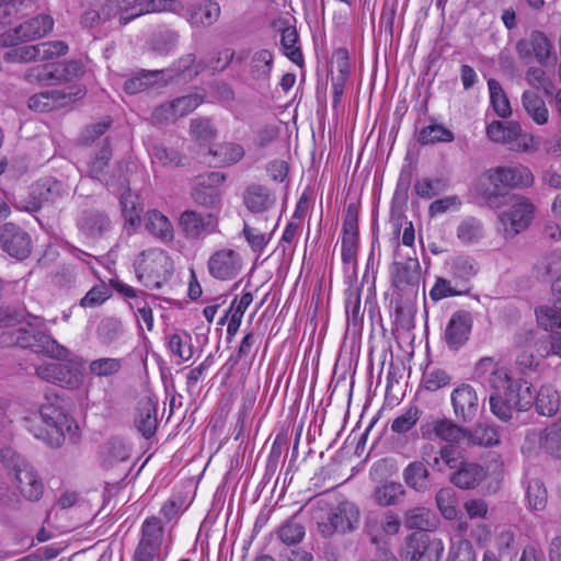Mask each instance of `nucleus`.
Listing matches in <instances>:
<instances>
[{
	"label": "nucleus",
	"mask_w": 561,
	"mask_h": 561,
	"mask_svg": "<svg viewBox=\"0 0 561 561\" xmlns=\"http://www.w3.org/2000/svg\"><path fill=\"white\" fill-rule=\"evenodd\" d=\"M477 371H490L489 383L493 389L490 394L491 412L502 421H508L514 411H527L536 403L539 414L554 415L560 408V394L552 385H543L537 396L531 385L523 379H514L506 367L499 366L491 357L481 358Z\"/></svg>",
	"instance_id": "1"
},
{
	"label": "nucleus",
	"mask_w": 561,
	"mask_h": 561,
	"mask_svg": "<svg viewBox=\"0 0 561 561\" xmlns=\"http://www.w3.org/2000/svg\"><path fill=\"white\" fill-rule=\"evenodd\" d=\"M19 343L34 353L65 360L64 363L49 362L38 366L36 374L41 379L69 389H76L82 385L83 359L78 356L68 358L69 351L49 335L37 333L31 339H20Z\"/></svg>",
	"instance_id": "2"
},
{
	"label": "nucleus",
	"mask_w": 561,
	"mask_h": 561,
	"mask_svg": "<svg viewBox=\"0 0 561 561\" xmlns=\"http://www.w3.org/2000/svg\"><path fill=\"white\" fill-rule=\"evenodd\" d=\"M23 422L30 433L51 447L61 446L73 425V420L60 409L57 399L42 404L38 415L24 416Z\"/></svg>",
	"instance_id": "3"
},
{
	"label": "nucleus",
	"mask_w": 561,
	"mask_h": 561,
	"mask_svg": "<svg viewBox=\"0 0 561 561\" xmlns=\"http://www.w3.org/2000/svg\"><path fill=\"white\" fill-rule=\"evenodd\" d=\"M138 280L148 288H161L171 277L174 264L162 249L153 248L142 251L135 261Z\"/></svg>",
	"instance_id": "4"
},
{
	"label": "nucleus",
	"mask_w": 561,
	"mask_h": 561,
	"mask_svg": "<svg viewBox=\"0 0 561 561\" xmlns=\"http://www.w3.org/2000/svg\"><path fill=\"white\" fill-rule=\"evenodd\" d=\"M486 136L491 141L504 145L516 152H535L539 149L536 137L524 131L517 122L493 121L486 126Z\"/></svg>",
	"instance_id": "5"
},
{
	"label": "nucleus",
	"mask_w": 561,
	"mask_h": 561,
	"mask_svg": "<svg viewBox=\"0 0 561 561\" xmlns=\"http://www.w3.org/2000/svg\"><path fill=\"white\" fill-rule=\"evenodd\" d=\"M536 206L524 195L508 196L506 208L499 215L506 238H514L525 231L535 218Z\"/></svg>",
	"instance_id": "6"
},
{
	"label": "nucleus",
	"mask_w": 561,
	"mask_h": 561,
	"mask_svg": "<svg viewBox=\"0 0 561 561\" xmlns=\"http://www.w3.org/2000/svg\"><path fill=\"white\" fill-rule=\"evenodd\" d=\"M164 540L161 520L154 516L146 518L133 561H164L167 554L162 552Z\"/></svg>",
	"instance_id": "7"
},
{
	"label": "nucleus",
	"mask_w": 561,
	"mask_h": 561,
	"mask_svg": "<svg viewBox=\"0 0 561 561\" xmlns=\"http://www.w3.org/2000/svg\"><path fill=\"white\" fill-rule=\"evenodd\" d=\"M9 476L20 494L28 501H38L44 494V484L33 466L24 458L13 455Z\"/></svg>",
	"instance_id": "8"
},
{
	"label": "nucleus",
	"mask_w": 561,
	"mask_h": 561,
	"mask_svg": "<svg viewBox=\"0 0 561 561\" xmlns=\"http://www.w3.org/2000/svg\"><path fill=\"white\" fill-rule=\"evenodd\" d=\"M443 551L440 539H431L428 534L415 531L407 538L401 557L403 561H439Z\"/></svg>",
	"instance_id": "9"
},
{
	"label": "nucleus",
	"mask_w": 561,
	"mask_h": 561,
	"mask_svg": "<svg viewBox=\"0 0 561 561\" xmlns=\"http://www.w3.org/2000/svg\"><path fill=\"white\" fill-rule=\"evenodd\" d=\"M536 318L543 330L551 331L548 341L540 343L537 352L541 357L561 358V313L550 306H541L536 309Z\"/></svg>",
	"instance_id": "10"
},
{
	"label": "nucleus",
	"mask_w": 561,
	"mask_h": 561,
	"mask_svg": "<svg viewBox=\"0 0 561 561\" xmlns=\"http://www.w3.org/2000/svg\"><path fill=\"white\" fill-rule=\"evenodd\" d=\"M54 27V20L48 14H38L18 27L8 30L0 36L2 45H16L20 42L34 41L47 35Z\"/></svg>",
	"instance_id": "11"
},
{
	"label": "nucleus",
	"mask_w": 561,
	"mask_h": 561,
	"mask_svg": "<svg viewBox=\"0 0 561 561\" xmlns=\"http://www.w3.org/2000/svg\"><path fill=\"white\" fill-rule=\"evenodd\" d=\"M13 47L4 54V59L11 62H26L32 60H45L65 55L68 46L61 41L44 42L36 45Z\"/></svg>",
	"instance_id": "12"
},
{
	"label": "nucleus",
	"mask_w": 561,
	"mask_h": 561,
	"mask_svg": "<svg viewBox=\"0 0 561 561\" xmlns=\"http://www.w3.org/2000/svg\"><path fill=\"white\" fill-rule=\"evenodd\" d=\"M489 182L494 187L527 188L534 184V175L530 169L524 164L495 167L486 172Z\"/></svg>",
	"instance_id": "13"
},
{
	"label": "nucleus",
	"mask_w": 561,
	"mask_h": 561,
	"mask_svg": "<svg viewBox=\"0 0 561 561\" xmlns=\"http://www.w3.org/2000/svg\"><path fill=\"white\" fill-rule=\"evenodd\" d=\"M225 180V174L218 171L198 175L194 182L193 201L206 208L217 207L221 201L220 186Z\"/></svg>",
	"instance_id": "14"
},
{
	"label": "nucleus",
	"mask_w": 561,
	"mask_h": 561,
	"mask_svg": "<svg viewBox=\"0 0 561 561\" xmlns=\"http://www.w3.org/2000/svg\"><path fill=\"white\" fill-rule=\"evenodd\" d=\"M241 270L242 257L233 249H219L207 261V271L217 280H231L240 274Z\"/></svg>",
	"instance_id": "15"
},
{
	"label": "nucleus",
	"mask_w": 561,
	"mask_h": 561,
	"mask_svg": "<svg viewBox=\"0 0 561 561\" xmlns=\"http://www.w3.org/2000/svg\"><path fill=\"white\" fill-rule=\"evenodd\" d=\"M516 51L522 59L535 57L541 66L556 62L553 45L541 31H533L528 39L518 41L516 43Z\"/></svg>",
	"instance_id": "16"
},
{
	"label": "nucleus",
	"mask_w": 561,
	"mask_h": 561,
	"mask_svg": "<svg viewBox=\"0 0 561 561\" xmlns=\"http://www.w3.org/2000/svg\"><path fill=\"white\" fill-rule=\"evenodd\" d=\"M179 226L185 238L201 240L217 231L218 219L213 214L187 209L181 214Z\"/></svg>",
	"instance_id": "17"
},
{
	"label": "nucleus",
	"mask_w": 561,
	"mask_h": 561,
	"mask_svg": "<svg viewBox=\"0 0 561 561\" xmlns=\"http://www.w3.org/2000/svg\"><path fill=\"white\" fill-rule=\"evenodd\" d=\"M420 431L425 439H439L453 445L467 438V430L446 417H432L421 424Z\"/></svg>",
	"instance_id": "18"
},
{
	"label": "nucleus",
	"mask_w": 561,
	"mask_h": 561,
	"mask_svg": "<svg viewBox=\"0 0 561 561\" xmlns=\"http://www.w3.org/2000/svg\"><path fill=\"white\" fill-rule=\"evenodd\" d=\"M359 511L354 503L342 502L333 508L329 515L328 520L318 523V528L323 536H330L334 531H350L355 528L358 523Z\"/></svg>",
	"instance_id": "19"
},
{
	"label": "nucleus",
	"mask_w": 561,
	"mask_h": 561,
	"mask_svg": "<svg viewBox=\"0 0 561 561\" xmlns=\"http://www.w3.org/2000/svg\"><path fill=\"white\" fill-rule=\"evenodd\" d=\"M81 95L82 90L77 87L43 91L30 98L28 107L38 112H47L67 106Z\"/></svg>",
	"instance_id": "20"
},
{
	"label": "nucleus",
	"mask_w": 561,
	"mask_h": 561,
	"mask_svg": "<svg viewBox=\"0 0 561 561\" xmlns=\"http://www.w3.org/2000/svg\"><path fill=\"white\" fill-rule=\"evenodd\" d=\"M203 100L197 94H188L178 98L171 102L158 106L152 113V121L156 124L173 123L192 113L202 104Z\"/></svg>",
	"instance_id": "21"
},
{
	"label": "nucleus",
	"mask_w": 561,
	"mask_h": 561,
	"mask_svg": "<svg viewBox=\"0 0 561 561\" xmlns=\"http://www.w3.org/2000/svg\"><path fill=\"white\" fill-rule=\"evenodd\" d=\"M454 414L458 421L471 422L479 411V398L476 389L469 383L457 386L450 394Z\"/></svg>",
	"instance_id": "22"
},
{
	"label": "nucleus",
	"mask_w": 561,
	"mask_h": 561,
	"mask_svg": "<svg viewBox=\"0 0 561 561\" xmlns=\"http://www.w3.org/2000/svg\"><path fill=\"white\" fill-rule=\"evenodd\" d=\"M342 261L345 265L355 267L358 250V219L354 206H348L342 227Z\"/></svg>",
	"instance_id": "23"
},
{
	"label": "nucleus",
	"mask_w": 561,
	"mask_h": 561,
	"mask_svg": "<svg viewBox=\"0 0 561 561\" xmlns=\"http://www.w3.org/2000/svg\"><path fill=\"white\" fill-rule=\"evenodd\" d=\"M0 242L5 252L19 260L25 259L31 252L30 236L11 222L0 227Z\"/></svg>",
	"instance_id": "24"
},
{
	"label": "nucleus",
	"mask_w": 561,
	"mask_h": 561,
	"mask_svg": "<svg viewBox=\"0 0 561 561\" xmlns=\"http://www.w3.org/2000/svg\"><path fill=\"white\" fill-rule=\"evenodd\" d=\"M472 317L468 311L459 310L451 314L444 332V339L450 350L460 348L469 339Z\"/></svg>",
	"instance_id": "25"
},
{
	"label": "nucleus",
	"mask_w": 561,
	"mask_h": 561,
	"mask_svg": "<svg viewBox=\"0 0 561 561\" xmlns=\"http://www.w3.org/2000/svg\"><path fill=\"white\" fill-rule=\"evenodd\" d=\"M432 448V446H423L421 455L423 460L427 461L435 471L446 472L447 470H456L463 461L462 451L453 444L442 446L436 455L431 459L428 449Z\"/></svg>",
	"instance_id": "26"
},
{
	"label": "nucleus",
	"mask_w": 561,
	"mask_h": 561,
	"mask_svg": "<svg viewBox=\"0 0 561 561\" xmlns=\"http://www.w3.org/2000/svg\"><path fill=\"white\" fill-rule=\"evenodd\" d=\"M527 439L538 442L539 447L556 459H561V416L539 432L530 431Z\"/></svg>",
	"instance_id": "27"
},
{
	"label": "nucleus",
	"mask_w": 561,
	"mask_h": 561,
	"mask_svg": "<svg viewBox=\"0 0 561 561\" xmlns=\"http://www.w3.org/2000/svg\"><path fill=\"white\" fill-rule=\"evenodd\" d=\"M402 522L398 514L387 511L379 519L371 518L366 523L367 533L375 545L386 542L388 537L400 531Z\"/></svg>",
	"instance_id": "28"
},
{
	"label": "nucleus",
	"mask_w": 561,
	"mask_h": 561,
	"mask_svg": "<svg viewBox=\"0 0 561 561\" xmlns=\"http://www.w3.org/2000/svg\"><path fill=\"white\" fill-rule=\"evenodd\" d=\"M393 285L400 290L414 289L421 277V265L416 257L394 262L391 270Z\"/></svg>",
	"instance_id": "29"
},
{
	"label": "nucleus",
	"mask_w": 561,
	"mask_h": 561,
	"mask_svg": "<svg viewBox=\"0 0 561 561\" xmlns=\"http://www.w3.org/2000/svg\"><path fill=\"white\" fill-rule=\"evenodd\" d=\"M220 5L215 0H199L187 8L186 21L193 27H207L220 16Z\"/></svg>",
	"instance_id": "30"
},
{
	"label": "nucleus",
	"mask_w": 561,
	"mask_h": 561,
	"mask_svg": "<svg viewBox=\"0 0 561 561\" xmlns=\"http://www.w3.org/2000/svg\"><path fill=\"white\" fill-rule=\"evenodd\" d=\"M65 185L53 178H43L35 182L30 190V196L35 201L34 208L44 204L56 202L59 197L67 195Z\"/></svg>",
	"instance_id": "31"
},
{
	"label": "nucleus",
	"mask_w": 561,
	"mask_h": 561,
	"mask_svg": "<svg viewBox=\"0 0 561 561\" xmlns=\"http://www.w3.org/2000/svg\"><path fill=\"white\" fill-rule=\"evenodd\" d=\"M171 12L186 20L187 8L182 0H145L136 13L127 16L121 15V24H127L130 20L144 13Z\"/></svg>",
	"instance_id": "32"
},
{
	"label": "nucleus",
	"mask_w": 561,
	"mask_h": 561,
	"mask_svg": "<svg viewBox=\"0 0 561 561\" xmlns=\"http://www.w3.org/2000/svg\"><path fill=\"white\" fill-rule=\"evenodd\" d=\"M146 230L162 242H170L174 238V229L170 219L159 210H148L144 218Z\"/></svg>",
	"instance_id": "33"
},
{
	"label": "nucleus",
	"mask_w": 561,
	"mask_h": 561,
	"mask_svg": "<svg viewBox=\"0 0 561 561\" xmlns=\"http://www.w3.org/2000/svg\"><path fill=\"white\" fill-rule=\"evenodd\" d=\"M404 483L415 492L424 493L430 490V471L421 460L410 462L402 471Z\"/></svg>",
	"instance_id": "34"
},
{
	"label": "nucleus",
	"mask_w": 561,
	"mask_h": 561,
	"mask_svg": "<svg viewBox=\"0 0 561 561\" xmlns=\"http://www.w3.org/2000/svg\"><path fill=\"white\" fill-rule=\"evenodd\" d=\"M135 425L146 438H150L156 433L158 425L157 404L151 399L145 398L139 401Z\"/></svg>",
	"instance_id": "35"
},
{
	"label": "nucleus",
	"mask_w": 561,
	"mask_h": 561,
	"mask_svg": "<svg viewBox=\"0 0 561 561\" xmlns=\"http://www.w3.org/2000/svg\"><path fill=\"white\" fill-rule=\"evenodd\" d=\"M210 163L225 168L236 164L244 157V148L236 142L217 144L209 149Z\"/></svg>",
	"instance_id": "36"
},
{
	"label": "nucleus",
	"mask_w": 561,
	"mask_h": 561,
	"mask_svg": "<svg viewBox=\"0 0 561 561\" xmlns=\"http://www.w3.org/2000/svg\"><path fill=\"white\" fill-rule=\"evenodd\" d=\"M407 494L400 482L387 481L374 489L371 497L379 506H394L402 502Z\"/></svg>",
	"instance_id": "37"
},
{
	"label": "nucleus",
	"mask_w": 561,
	"mask_h": 561,
	"mask_svg": "<svg viewBox=\"0 0 561 561\" xmlns=\"http://www.w3.org/2000/svg\"><path fill=\"white\" fill-rule=\"evenodd\" d=\"M79 229L88 237H98L111 228L110 218L98 210H85L78 221Z\"/></svg>",
	"instance_id": "38"
},
{
	"label": "nucleus",
	"mask_w": 561,
	"mask_h": 561,
	"mask_svg": "<svg viewBox=\"0 0 561 561\" xmlns=\"http://www.w3.org/2000/svg\"><path fill=\"white\" fill-rule=\"evenodd\" d=\"M254 219V222L250 220L244 221L243 234L251 250L256 253H262L271 240V236L261 227V225L266 224L267 220L263 217H255Z\"/></svg>",
	"instance_id": "39"
},
{
	"label": "nucleus",
	"mask_w": 561,
	"mask_h": 561,
	"mask_svg": "<svg viewBox=\"0 0 561 561\" xmlns=\"http://www.w3.org/2000/svg\"><path fill=\"white\" fill-rule=\"evenodd\" d=\"M483 476V469L479 465L463 460L451 474L450 481L460 489H472L480 483Z\"/></svg>",
	"instance_id": "40"
},
{
	"label": "nucleus",
	"mask_w": 561,
	"mask_h": 561,
	"mask_svg": "<svg viewBox=\"0 0 561 561\" xmlns=\"http://www.w3.org/2000/svg\"><path fill=\"white\" fill-rule=\"evenodd\" d=\"M484 226L476 217H465L456 228V236L463 245L479 243L484 238Z\"/></svg>",
	"instance_id": "41"
},
{
	"label": "nucleus",
	"mask_w": 561,
	"mask_h": 561,
	"mask_svg": "<svg viewBox=\"0 0 561 561\" xmlns=\"http://www.w3.org/2000/svg\"><path fill=\"white\" fill-rule=\"evenodd\" d=\"M522 104L528 116L537 125H546L549 121V111L545 101L534 91H525Z\"/></svg>",
	"instance_id": "42"
},
{
	"label": "nucleus",
	"mask_w": 561,
	"mask_h": 561,
	"mask_svg": "<svg viewBox=\"0 0 561 561\" xmlns=\"http://www.w3.org/2000/svg\"><path fill=\"white\" fill-rule=\"evenodd\" d=\"M121 207L125 224L133 229L138 228L141 224L140 215L142 213L139 197L128 190L121 195Z\"/></svg>",
	"instance_id": "43"
},
{
	"label": "nucleus",
	"mask_w": 561,
	"mask_h": 561,
	"mask_svg": "<svg viewBox=\"0 0 561 561\" xmlns=\"http://www.w3.org/2000/svg\"><path fill=\"white\" fill-rule=\"evenodd\" d=\"M130 446L121 438L110 440L103 451V466L112 468L119 462L127 461L130 457Z\"/></svg>",
	"instance_id": "44"
},
{
	"label": "nucleus",
	"mask_w": 561,
	"mask_h": 561,
	"mask_svg": "<svg viewBox=\"0 0 561 561\" xmlns=\"http://www.w3.org/2000/svg\"><path fill=\"white\" fill-rule=\"evenodd\" d=\"M274 62V54L271 49L261 48L251 58V75L255 80H268Z\"/></svg>",
	"instance_id": "45"
},
{
	"label": "nucleus",
	"mask_w": 561,
	"mask_h": 561,
	"mask_svg": "<svg viewBox=\"0 0 561 561\" xmlns=\"http://www.w3.org/2000/svg\"><path fill=\"white\" fill-rule=\"evenodd\" d=\"M244 204L252 213H263L273 204V198L266 187L252 185L245 191Z\"/></svg>",
	"instance_id": "46"
},
{
	"label": "nucleus",
	"mask_w": 561,
	"mask_h": 561,
	"mask_svg": "<svg viewBox=\"0 0 561 561\" xmlns=\"http://www.w3.org/2000/svg\"><path fill=\"white\" fill-rule=\"evenodd\" d=\"M124 360L117 357H100L90 362L89 373L98 378H111L119 374Z\"/></svg>",
	"instance_id": "47"
},
{
	"label": "nucleus",
	"mask_w": 561,
	"mask_h": 561,
	"mask_svg": "<svg viewBox=\"0 0 561 561\" xmlns=\"http://www.w3.org/2000/svg\"><path fill=\"white\" fill-rule=\"evenodd\" d=\"M299 36L295 26H286L280 33V46L283 54L293 62L300 65L302 54L298 46Z\"/></svg>",
	"instance_id": "48"
},
{
	"label": "nucleus",
	"mask_w": 561,
	"mask_h": 561,
	"mask_svg": "<svg viewBox=\"0 0 561 561\" xmlns=\"http://www.w3.org/2000/svg\"><path fill=\"white\" fill-rule=\"evenodd\" d=\"M454 133L440 124H431L419 131L417 141L421 145H434L437 142H453Z\"/></svg>",
	"instance_id": "49"
},
{
	"label": "nucleus",
	"mask_w": 561,
	"mask_h": 561,
	"mask_svg": "<svg viewBox=\"0 0 561 561\" xmlns=\"http://www.w3.org/2000/svg\"><path fill=\"white\" fill-rule=\"evenodd\" d=\"M440 514L449 520L456 519L459 513L457 493L453 488H442L435 496Z\"/></svg>",
	"instance_id": "50"
},
{
	"label": "nucleus",
	"mask_w": 561,
	"mask_h": 561,
	"mask_svg": "<svg viewBox=\"0 0 561 561\" xmlns=\"http://www.w3.org/2000/svg\"><path fill=\"white\" fill-rule=\"evenodd\" d=\"M24 78L30 83L49 85L57 82V71L55 62L39 64L30 67Z\"/></svg>",
	"instance_id": "51"
},
{
	"label": "nucleus",
	"mask_w": 561,
	"mask_h": 561,
	"mask_svg": "<svg viewBox=\"0 0 561 561\" xmlns=\"http://www.w3.org/2000/svg\"><path fill=\"white\" fill-rule=\"evenodd\" d=\"M488 88L491 104L497 116L502 118L510 117L512 115L511 104L500 82L495 79H489Z\"/></svg>",
	"instance_id": "52"
},
{
	"label": "nucleus",
	"mask_w": 561,
	"mask_h": 561,
	"mask_svg": "<svg viewBox=\"0 0 561 561\" xmlns=\"http://www.w3.org/2000/svg\"><path fill=\"white\" fill-rule=\"evenodd\" d=\"M168 347L174 356L184 362L190 360L194 355L192 337L187 333H174L169 336Z\"/></svg>",
	"instance_id": "53"
},
{
	"label": "nucleus",
	"mask_w": 561,
	"mask_h": 561,
	"mask_svg": "<svg viewBox=\"0 0 561 561\" xmlns=\"http://www.w3.org/2000/svg\"><path fill=\"white\" fill-rule=\"evenodd\" d=\"M463 443L479 446H493L499 443V435L493 426L479 424L472 432L467 431V438Z\"/></svg>",
	"instance_id": "54"
},
{
	"label": "nucleus",
	"mask_w": 561,
	"mask_h": 561,
	"mask_svg": "<svg viewBox=\"0 0 561 561\" xmlns=\"http://www.w3.org/2000/svg\"><path fill=\"white\" fill-rule=\"evenodd\" d=\"M306 530L304 525L294 518L285 522L277 529V537L286 546L298 545L305 537Z\"/></svg>",
	"instance_id": "55"
},
{
	"label": "nucleus",
	"mask_w": 561,
	"mask_h": 561,
	"mask_svg": "<svg viewBox=\"0 0 561 561\" xmlns=\"http://www.w3.org/2000/svg\"><path fill=\"white\" fill-rule=\"evenodd\" d=\"M533 342L534 333L529 331L525 336V341L520 344V350L516 356V365L523 374L535 370L538 365L534 354L527 350V346H530Z\"/></svg>",
	"instance_id": "56"
},
{
	"label": "nucleus",
	"mask_w": 561,
	"mask_h": 561,
	"mask_svg": "<svg viewBox=\"0 0 561 561\" xmlns=\"http://www.w3.org/2000/svg\"><path fill=\"white\" fill-rule=\"evenodd\" d=\"M253 301V295L251 291H243L240 297H236L226 312V314L220 319L219 323L224 324L228 318L236 319L237 321L242 322L243 316Z\"/></svg>",
	"instance_id": "57"
},
{
	"label": "nucleus",
	"mask_w": 561,
	"mask_h": 561,
	"mask_svg": "<svg viewBox=\"0 0 561 561\" xmlns=\"http://www.w3.org/2000/svg\"><path fill=\"white\" fill-rule=\"evenodd\" d=\"M421 411L416 405L409 407L402 414L397 416L391 423V430L398 434L409 432L419 421Z\"/></svg>",
	"instance_id": "58"
},
{
	"label": "nucleus",
	"mask_w": 561,
	"mask_h": 561,
	"mask_svg": "<svg viewBox=\"0 0 561 561\" xmlns=\"http://www.w3.org/2000/svg\"><path fill=\"white\" fill-rule=\"evenodd\" d=\"M451 274L460 280L471 279L478 272L476 261L469 256H458L451 263Z\"/></svg>",
	"instance_id": "59"
},
{
	"label": "nucleus",
	"mask_w": 561,
	"mask_h": 561,
	"mask_svg": "<svg viewBox=\"0 0 561 561\" xmlns=\"http://www.w3.org/2000/svg\"><path fill=\"white\" fill-rule=\"evenodd\" d=\"M528 505L534 511H541L546 506L547 491L539 480L530 481L527 486Z\"/></svg>",
	"instance_id": "60"
},
{
	"label": "nucleus",
	"mask_w": 561,
	"mask_h": 561,
	"mask_svg": "<svg viewBox=\"0 0 561 561\" xmlns=\"http://www.w3.org/2000/svg\"><path fill=\"white\" fill-rule=\"evenodd\" d=\"M345 311L347 316V320L353 324H357L362 319V309H360V290L357 288H350L346 290L345 298Z\"/></svg>",
	"instance_id": "61"
},
{
	"label": "nucleus",
	"mask_w": 561,
	"mask_h": 561,
	"mask_svg": "<svg viewBox=\"0 0 561 561\" xmlns=\"http://www.w3.org/2000/svg\"><path fill=\"white\" fill-rule=\"evenodd\" d=\"M448 561H477L471 543L466 539L451 542Z\"/></svg>",
	"instance_id": "62"
},
{
	"label": "nucleus",
	"mask_w": 561,
	"mask_h": 561,
	"mask_svg": "<svg viewBox=\"0 0 561 561\" xmlns=\"http://www.w3.org/2000/svg\"><path fill=\"white\" fill-rule=\"evenodd\" d=\"M190 131L198 141H208L216 137L217 133L208 118H196L191 122Z\"/></svg>",
	"instance_id": "63"
},
{
	"label": "nucleus",
	"mask_w": 561,
	"mask_h": 561,
	"mask_svg": "<svg viewBox=\"0 0 561 561\" xmlns=\"http://www.w3.org/2000/svg\"><path fill=\"white\" fill-rule=\"evenodd\" d=\"M451 381V377L440 368H433L423 375V385L428 391H436Z\"/></svg>",
	"instance_id": "64"
}]
</instances>
